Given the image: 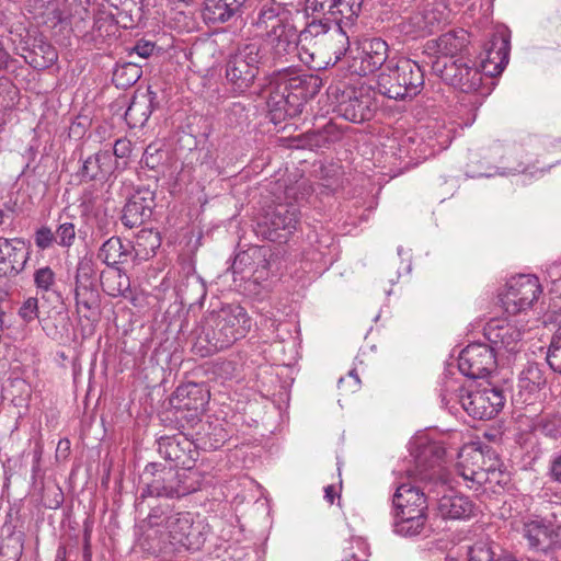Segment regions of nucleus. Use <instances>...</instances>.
Wrapping results in <instances>:
<instances>
[{
	"label": "nucleus",
	"mask_w": 561,
	"mask_h": 561,
	"mask_svg": "<svg viewBox=\"0 0 561 561\" xmlns=\"http://www.w3.org/2000/svg\"><path fill=\"white\" fill-rule=\"evenodd\" d=\"M414 469L409 470L413 482L400 484L393 494V530L403 537L425 534L427 527V501L446 489L447 470L443 466L445 448L432 440L420 438L411 448Z\"/></svg>",
	"instance_id": "f257e3e1"
},
{
	"label": "nucleus",
	"mask_w": 561,
	"mask_h": 561,
	"mask_svg": "<svg viewBox=\"0 0 561 561\" xmlns=\"http://www.w3.org/2000/svg\"><path fill=\"white\" fill-rule=\"evenodd\" d=\"M251 317L240 305H224L207 311L194 330V350L202 357L226 350L243 339L251 329Z\"/></svg>",
	"instance_id": "f03ea898"
},
{
	"label": "nucleus",
	"mask_w": 561,
	"mask_h": 561,
	"mask_svg": "<svg viewBox=\"0 0 561 561\" xmlns=\"http://www.w3.org/2000/svg\"><path fill=\"white\" fill-rule=\"evenodd\" d=\"M146 481L136 499L139 506L144 500L156 497H182L201 489L203 473L194 468L175 469L150 462L145 467Z\"/></svg>",
	"instance_id": "7ed1b4c3"
},
{
	"label": "nucleus",
	"mask_w": 561,
	"mask_h": 561,
	"mask_svg": "<svg viewBox=\"0 0 561 561\" xmlns=\"http://www.w3.org/2000/svg\"><path fill=\"white\" fill-rule=\"evenodd\" d=\"M457 472L469 489L478 491L486 483L500 481V459L491 446L471 443L459 451Z\"/></svg>",
	"instance_id": "20e7f679"
},
{
	"label": "nucleus",
	"mask_w": 561,
	"mask_h": 561,
	"mask_svg": "<svg viewBox=\"0 0 561 561\" xmlns=\"http://www.w3.org/2000/svg\"><path fill=\"white\" fill-rule=\"evenodd\" d=\"M266 56L260 43H242L229 54L225 65L227 87L234 94L249 91L263 71Z\"/></svg>",
	"instance_id": "39448f33"
},
{
	"label": "nucleus",
	"mask_w": 561,
	"mask_h": 561,
	"mask_svg": "<svg viewBox=\"0 0 561 561\" xmlns=\"http://www.w3.org/2000/svg\"><path fill=\"white\" fill-rule=\"evenodd\" d=\"M147 519L151 528H158L163 541H168L176 550L183 548L196 551L204 545L205 538L199 526L194 525L193 516L188 512L153 508Z\"/></svg>",
	"instance_id": "423d86ee"
},
{
	"label": "nucleus",
	"mask_w": 561,
	"mask_h": 561,
	"mask_svg": "<svg viewBox=\"0 0 561 561\" xmlns=\"http://www.w3.org/2000/svg\"><path fill=\"white\" fill-rule=\"evenodd\" d=\"M433 72L447 84L459 89L466 94H472L468 100L476 110L482 105L484 99L491 93L490 85L484 83L483 73L476 65L463 57L455 61L433 60Z\"/></svg>",
	"instance_id": "0eeeda50"
},
{
	"label": "nucleus",
	"mask_w": 561,
	"mask_h": 561,
	"mask_svg": "<svg viewBox=\"0 0 561 561\" xmlns=\"http://www.w3.org/2000/svg\"><path fill=\"white\" fill-rule=\"evenodd\" d=\"M160 237L153 230H140L135 243L123 242L119 237H111L99 249L98 259L111 268L129 263L139 264L151 257L160 247Z\"/></svg>",
	"instance_id": "6e6552de"
},
{
	"label": "nucleus",
	"mask_w": 561,
	"mask_h": 561,
	"mask_svg": "<svg viewBox=\"0 0 561 561\" xmlns=\"http://www.w3.org/2000/svg\"><path fill=\"white\" fill-rule=\"evenodd\" d=\"M311 193V186L306 182H301L297 185V188H288L286 191L287 198H293L295 203H279L266 209L260 225L267 228L268 239L275 240L278 238V231H284V237H287L297 229L300 221L299 206L307 201Z\"/></svg>",
	"instance_id": "1a4fd4ad"
},
{
	"label": "nucleus",
	"mask_w": 561,
	"mask_h": 561,
	"mask_svg": "<svg viewBox=\"0 0 561 561\" xmlns=\"http://www.w3.org/2000/svg\"><path fill=\"white\" fill-rule=\"evenodd\" d=\"M353 25L333 23L328 37L312 51L298 53L300 60L310 68L320 70L337 64L350 49V30Z\"/></svg>",
	"instance_id": "9d476101"
},
{
	"label": "nucleus",
	"mask_w": 561,
	"mask_h": 561,
	"mask_svg": "<svg viewBox=\"0 0 561 561\" xmlns=\"http://www.w3.org/2000/svg\"><path fill=\"white\" fill-rule=\"evenodd\" d=\"M540 293L541 286L536 276L518 275L507 282L500 299L505 312L514 316L529 309Z\"/></svg>",
	"instance_id": "9b49d317"
},
{
	"label": "nucleus",
	"mask_w": 561,
	"mask_h": 561,
	"mask_svg": "<svg viewBox=\"0 0 561 561\" xmlns=\"http://www.w3.org/2000/svg\"><path fill=\"white\" fill-rule=\"evenodd\" d=\"M231 271L241 280L262 285L268 277L267 250L265 247H251L239 252L232 262Z\"/></svg>",
	"instance_id": "f8f14e48"
},
{
	"label": "nucleus",
	"mask_w": 561,
	"mask_h": 561,
	"mask_svg": "<svg viewBox=\"0 0 561 561\" xmlns=\"http://www.w3.org/2000/svg\"><path fill=\"white\" fill-rule=\"evenodd\" d=\"M389 59V46L380 37L363 39L356 55L352 57L350 69L358 76H367L379 70Z\"/></svg>",
	"instance_id": "ddd939ff"
},
{
	"label": "nucleus",
	"mask_w": 561,
	"mask_h": 561,
	"mask_svg": "<svg viewBox=\"0 0 561 561\" xmlns=\"http://www.w3.org/2000/svg\"><path fill=\"white\" fill-rule=\"evenodd\" d=\"M496 367L493 350L483 343L467 345L458 356L460 373L471 379L484 378Z\"/></svg>",
	"instance_id": "4468645a"
},
{
	"label": "nucleus",
	"mask_w": 561,
	"mask_h": 561,
	"mask_svg": "<svg viewBox=\"0 0 561 561\" xmlns=\"http://www.w3.org/2000/svg\"><path fill=\"white\" fill-rule=\"evenodd\" d=\"M511 32L506 26H497L484 46L485 57L481 61L486 80L503 72L510 60Z\"/></svg>",
	"instance_id": "2eb2a0df"
},
{
	"label": "nucleus",
	"mask_w": 561,
	"mask_h": 561,
	"mask_svg": "<svg viewBox=\"0 0 561 561\" xmlns=\"http://www.w3.org/2000/svg\"><path fill=\"white\" fill-rule=\"evenodd\" d=\"M504 402L503 391L493 387L466 392L461 407L473 419L491 420L501 411Z\"/></svg>",
	"instance_id": "dca6fc26"
},
{
	"label": "nucleus",
	"mask_w": 561,
	"mask_h": 561,
	"mask_svg": "<svg viewBox=\"0 0 561 561\" xmlns=\"http://www.w3.org/2000/svg\"><path fill=\"white\" fill-rule=\"evenodd\" d=\"M364 0H306L305 12L332 19L333 23L353 25L362 12Z\"/></svg>",
	"instance_id": "f3484780"
},
{
	"label": "nucleus",
	"mask_w": 561,
	"mask_h": 561,
	"mask_svg": "<svg viewBox=\"0 0 561 561\" xmlns=\"http://www.w3.org/2000/svg\"><path fill=\"white\" fill-rule=\"evenodd\" d=\"M158 453L162 458L173 462L176 467L193 468L198 455L195 445L187 437L178 434L162 436L157 440Z\"/></svg>",
	"instance_id": "a211bd4d"
},
{
	"label": "nucleus",
	"mask_w": 561,
	"mask_h": 561,
	"mask_svg": "<svg viewBox=\"0 0 561 561\" xmlns=\"http://www.w3.org/2000/svg\"><path fill=\"white\" fill-rule=\"evenodd\" d=\"M376 103L368 91H351L344 94L336 105V113L352 123L369 121L375 113Z\"/></svg>",
	"instance_id": "6ab92c4d"
},
{
	"label": "nucleus",
	"mask_w": 561,
	"mask_h": 561,
	"mask_svg": "<svg viewBox=\"0 0 561 561\" xmlns=\"http://www.w3.org/2000/svg\"><path fill=\"white\" fill-rule=\"evenodd\" d=\"M484 334L494 354L495 352L516 354L522 348L523 333L515 324L493 320L485 327Z\"/></svg>",
	"instance_id": "aec40b11"
},
{
	"label": "nucleus",
	"mask_w": 561,
	"mask_h": 561,
	"mask_svg": "<svg viewBox=\"0 0 561 561\" xmlns=\"http://www.w3.org/2000/svg\"><path fill=\"white\" fill-rule=\"evenodd\" d=\"M449 474L447 473L446 489H439L440 494L434 496L437 501V512L443 519H469L476 515L477 506L468 497L454 493L449 486Z\"/></svg>",
	"instance_id": "412c9836"
},
{
	"label": "nucleus",
	"mask_w": 561,
	"mask_h": 561,
	"mask_svg": "<svg viewBox=\"0 0 561 561\" xmlns=\"http://www.w3.org/2000/svg\"><path fill=\"white\" fill-rule=\"evenodd\" d=\"M30 253L23 239L0 238V276L20 274L28 261Z\"/></svg>",
	"instance_id": "4be33fe9"
},
{
	"label": "nucleus",
	"mask_w": 561,
	"mask_h": 561,
	"mask_svg": "<svg viewBox=\"0 0 561 561\" xmlns=\"http://www.w3.org/2000/svg\"><path fill=\"white\" fill-rule=\"evenodd\" d=\"M153 207L154 193L149 188L137 190L123 208L122 224L129 229L141 226L150 219Z\"/></svg>",
	"instance_id": "5701e85b"
},
{
	"label": "nucleus",
	"mask_w": 561,
	"mask_h": 561,
	"mask_svg": "<svg viewBox=\"0 0 561 561\" xmlns=\"http://www.w3.org/2000/svg\"><path fill=\"white\" fill-rule=\"evenodd\" d=\"M290 11L276 0H259L252 18V25L260 32L274 30L280 24L290 22Z\"/></svg>",
	"instance_id": "b1692460"
},
{
	"label": "nucleus",
	"mask_w": 561,
	"mask_h": 561,
	"mask_svg": "<svg viewBox=\"0 0 561 561\" xmlns=\"http://www.w3.org/2000/svg\"><path fill=\"white\" fill-rule=\"evenodd\" d=\"M119 163H115L110 150H99L82 160L78 176L82 182H107Z\"/></svg>",
	"instance_id": "393cba45"
},
{
	"label": "nucleus",
	"mask_w": 561,
	"mask_h": 561,
	"mask_svg": "<svg viewBox=\"0 0 561 561\" xmlns=\"http://www.w3.org/2000/svg\"><path fill=\"white\" fill-rule=\"evenodd\" d=\"M469 34L465 30L450 31L438 38L426 43V49L436 54L434 60L446 59L447 62L455 61L462 57V53L469 45Z\"/></svg>",
	"instance_id": "a878e982"
},
{
	"label": "nucleus",
	"mask_w": 561,
	"mask_h": 561,
	"mask_svg": "<svg viewBox=\"0 0 561 561\" xmlns=\"http://www.w3.org/2000/svg\"><path fill=\"white\" fill-rule=\"evenodd\" d=\"M450 11L442 2L427 3L421 11L410 18L415 36L434 33L449 22Z\"/></svg>",
	"instance_id": "bb28decb"
},
{
	"label": "nucleus",
	"mask_w": 561,
	"mask_h": 561,
	"mask_svg": "<svg viewBox=\"0 0 561 561\" xmlns=\"http://www.w3.org/2000/svg\"><path fill=\"white\" fill-rule=\"evenodd\" d=\"M159 107L158 94L149 87L145 92H137L133 96L125 112V121L130 128H141Z\"/></svg>",
	"instance_id": "cd10ccee"
},
{
	"label": "nucleus",
	"mask_w": 561,
	"mask_h": 561,
	"mask_svg": "<svg viewBox=\"0 0 561 561\" xmlns=\"http://www.w3.org/2000/svg\"><path fill=\"white\" fill-rule=\"evenodd\" d=\"M301 95L288 90L286 87L275 81L274 89L271 90L267 106L273 121L294 117L300 113Z\"/></svg>",
	"instance_id": "c85d7f7f"
},
{
	"label": "nucleus",
	"mask_w": 561,
	"mask_h": 561,
	"mask_svg": "<svg viewBox=\"0 0 561 561\" xmlns=\"http://www.w3.org/2000/svg\"><path fill=\"white\" fill-rule=\"evenodd\" d=\"M528 547L535 551L548 552L557 543V534L551 525L542 519H528L517 528Z\"/></svg>",
	"instance_id": "c756f323"
},
{
	"label": "nucleus",
	"mask_w": 561,
	"mask_h": 561,
	"mask_svg": "<svg viewBox=\"0 0 561 561\" xmlns=\"http://www.w3.org/2000/svg\"><path fill=\"white\" fill-rule=\"evenodd\" d=\"M275 81L301 95L302 100L313 96L322 87V80L318 76L305 72L298 73L290 68L278 71Z\"/></svg>",
	"instance_id": "7c9ffc66"
},
{
	"label": "nucleus",
	"mask_w": 561,
	"mask_h": 561,
	"mask_svg": "<svg viewBox=\"0 0 561 561\" xmlns=\"http://www.w3.org/2000/svg\"><path fill=\"white\" fill-rule=\"evenodd\" d=\"M306 15L308 21L305 27L299 32V53H305L306 50L312 51L316 49L319 44L328 37L329 32L333 27V20L328 19V16L316 13H306Z\"/></svg>",
	"instance_id": "2f4dec72"
},
{
	"label": "nucleus",
	"mask_w": 561,
	"mask_h": 561,
	"mask_svg": "<svg viewBox=\"0 0 561 561\" xmlns=\"http://www.w3.org/2000/svg\"><path fill=\"white\" fill-rule=\"evenodd\" d=\"M118 36V26L113 15L101 13L94 18L90 31L83 35L84 43L98 49L111 45Z\"/></svg>",
	"instance_id": "473e14b6"
},
{
	"label": "nucleus",
	"mask_w": 561,
	"mask_h": 561,
	"mask_svg": "<svg viewBox=\"0 0 561 561\" xmlns=\"http://www.w3.org/2000/svg\"><path fill=\"white\" fill-rule=\"evenodd\" d=\"M21 57L34 69L43 70L53 66L58 59L56 48L44 38H34L32 44L21 47Z\"/></svg>",
	"instance_id": "72a5a7b5"
},
{
	"label": "nucleus",
	"mask_w": 561,
	"mask_h": 561,
	"mask_svg": "<svg viewBox=\"0 0 561 561\" xmlns=\"http://www.w3.org/2000/svg\"><path fill=\"white\" fill-rule=\"evenodd\" d=\"M397 71V80L400 79L407 99L416 96L424 85V71L414 60L400 58L393 65Z\"/></svg>",
	"instance_id": "f704fd0d"
},
{
	"label": "nucleus",
	"mask_w": 561,
	"mask_h": 561,
	"mask_svg": "<svg viewBox=\"0 0 561 561\" xmlns=\"http://www.w3.org/2000/svg\"><path fill=\"white\" fill-rule=\"evenodd\" d=\"M179 409L193 411L195 415L203 413L209 400V392L203 385L188 382L179 386L174 392Z\"/></svg>",
	"instance_id": "c9c22d12"
},
{
	"label": "nucleus",
	"mask_w": 561,
	"mask_h": 561,
	"mask_svg": "<svg viewBox=\"0 0 561 561\" xmlns=\"http://www.w3.org/2000/svg\"><path fill=\"white\" fill-rule=\"evenodd\" d=\"M267 41L277 57L300 50L299 33L290 22L280 24L274 30L267 31Z\"/></svg>",
	"instance_id": "e433bc0d"
},
{
	"label": "nucleus",
	"mask_w": 561,
	"mask_h": 561,
	"mask_svg": "<svg viewBox=\"0 0 561 561\" xmlns=\"http://www.w3.org/2000/svg\"><path fill=\"white\" fill-rule=\"evenodd\" d=\"M547 385L545 370L538 363H528L518 375V396L524 402L531 400Z\"/></svg>",
	"instance_id": "4c0bfd02"
},
{
	"label": "nucleus",
	"mask_w": 561,
	"mask_h": 561,
	"mask_svg": "<svg viewBox=\"0 0 561 561\" xmlns=\"http://www.w3.org/2000/svg\"><path fill=\"white\" fill-rule=\"evenodd\" d=\"M85 267H79L76 275V305L81 311L84 309L94 314L99 308V293L93 286L89 272Z\"/></svg>",
	"instance_id": "58836bf2"
},
{
	"label": "nucleus",
	"mask_w": 561,
	"mask_h": 561,
	"mask_svg": "<svg viewBox=\"0 0 561 561\" xmlns=\"http://www.w3.org/2000/svg\"><path fill=\"white\" fill-rule=\"evenodd\" d=\"M245 0H204L203 19L210 24L226 23L241 13Z\"/></svg>",
	"instance_id": "ea45409f"
},
{
	"label": "nucleus",
	"mask_w": 561,
	"mask_h": 561,
	"mask_svg": "<svg viewBox=\"0 0 561 561\" xmlns=\"http://www.w3.org/2000/svg\"><path fill=\"white\" fill-rule=\"evenodd\" d=\"M342 130L333 123H328L323 128L308 131L299 138L298 147L317 150L327 148L342 139Z\"/></svg>",
	"instance_id": "a19ab883"
},
{
	"label": "nucleus",
	"mask_w": 561,
	"mask_h": 561,
	"mask_svg": "<svg viewBox=\"0 0 561 561\" xmlns=\"http://www.w3.org/2000/svg\"><path fill=\"white\" fill-rule=\"evenodd\" d=\"M101 285L103 291L111 297H125L130 291L129 277L121 268L102 272Z\"/></svg>",
	"instance_id": "79ce46f5"
},
{
	"label": "nucleus",
	"mask_w": 561,
	"mask_h": 561,
	"mask_svg": "<svg viewBox=\"0 0 561 561\" xmlns=\"http://www.w3.org/2000/svg\"><path fill=\"white\" fill-rule=\"evenodd\" d=\"M388 72H381L377 80V90L380 94L393 99V100H405V90L402 89L400 79L397 80V71L392 65V60L386 66Z\"/></svg>",
	"instance_id": "37998d69"
},
{
	"label": "nucleus",
	"mask_w": 561,
	"mask_h": 561,
	"mask_svg": "<svg viewBox=\"0 0 561 561\" xmlns=\"http://www.w3.org/2000/svg\"><path fill=\"white\" fill-rule=\"evenodd\" d=\"M142 75L141 65L136 60L116 65L112 81L116 88L126 89L134 85Z\"/></svg>",
	"instance_id": "c03bdc74"
},
{
	"label": "nucleus",
	"mask_w": 561,
	"mask_h": 561,
	"mask_svg": "<svg viewBox=\"0 0 561 561\" xmlns=\"http://www.w3.org/2000/svg\"><path fill=\"white\" fill-rule=\"evenodd\" d=\"M468 391L458 379L445 377L440 386L442 403L448 409H454L455 403L461 405V399Z\"/></svg>",
	"instance_id": "a18cd8bd"
},
{
	"label": "nucleus",
	"mask_w": 561,
	"mask_h": 561,
	"mask_svg": "<svg viewBox=\"0 0 561 561\" xmlns=\"http://www.w3.org/2000/svg\"><path fill=\"white\" fill-rule=\"evenodd\" d=\"M180 291L190 305H202L207 295L206 285L197 275L187 276L185 283L180 287Z\"/></svg>",
	"instance_id": "49530a36"
},
{
	"label": "nucleus",
	"mask_w": 561,
	"mask_h": 561,
	"mask_svg": "<svg viewBox=\"0 0 561 561\" xmlns=\"http://www.w3.org/2000/svg\"><path fill=\"white\" fill-rule=\"evenodd\" d=\"M24 535L11 534L0 546V556L7 558L5 561H19L23 553Z\"/></svg>",
	"instance_id": "de8ad7c7"
},
{
	"label": "nucleus",
	"mask_w": 561,
	"mask_h": 561,
	"mask_svg": "<svg viewBox=\"0 0 561 561\" xmlns=\"http://www.w3.org/2000/svg\"><path fill=\"white\" fill-rule=\"evenodd\" d=\"M167 159V152L162 149V146L152 142L147 146L144 151L140 163L150 170H159L163 165Z\"/></svg>",
	"instance_id": "09e8293b"
},
{
	"label": "nucleus",
	"mask_w": 561,
	"mask_h": 561,
	"mask_svg": "<svg viewBox=\"0 0 561 561\" xmlns=\"http://www.w3.org/2000/svg\"><path fill=\"white\" fill-rule=\"evenodd\" d=\"M546 359L554 373L561 374V327L550 341Z\"/></svg>",
	"instance_id": "8fccbe9b"
},
{
	"label": "nucleus",
	"mask_w": 561,
	"mask_h": 561,
	"mask_svg": "<svg viewBox=\"0 0 561 561\" xmlns=\"http://www.w3.org/2000/svg\"><path fill=\"white\" fill-rule=\"evenodd\" d=\"M34 284L39 293L54 291L56 276L49 266H43L34 272Z\"/></svg>",
	"instance_id": "3c124183"
},
{
	"label": "nucleus",
	"mask_w": 561,
	"mask_h": 561,
	"mask_svg": "<svg viewBox=\"0 0 561 561\" xmlns=\"http://www.w3.org/2000/svg\"><path fill=\"white\" fill-rule=\"evenodd\" d=\"M133 152V142L125 138H118L115 140L113 146V154L116 159L114 160L115 163H119V168L126 169L127 168V159L130 157Z\"/></svg>",
	"instance_id": "603ef678"
},
{
	"label": "nucleus",
	"mask_w": 561,
	"mask_h": 561,
	"mask_svg": "<svg viewBox=\"0 0 561 561\" xmlns=\"http://www.w3.org/2000/svg\"><path fill=\"white\" fill-rule=\"evenodd\" d=\"M16 96V88L8 79H0V112L12 108Z\"/></svg>",
	"instance_id": "864d4df0"
},
{
	"label": "nucleus",
	"mask_w": 561,
	"mask_h": 561,
	"mask_svg": "<svg viewBox=\"0 0 561 561\" xmlns=\"http://www.w3.org/2000/svg\"><path fill=\"white\" fill-rule=\"evenodd\" d=\"M55 236L58 245L70 248L76 239V227L70 221L61 222L58 225Z\"/></svg>",
	"instance_id": "5fc2aeb1"
},
{
	"label": "nucleus",
	"mask_w": 561,
	"mask_h": 561,
	"mask_svg": "<svg viewBox=\"0 0 561 561\" xmlns=\"http://www.w3.org/2000/svg\"><path fill=\"white\" fill-rule=\"evenodd\" d=\"M34 242L39 250H46L53 247L55 242L57 243V240L55 232L49 227L42 226L34 233Z\"/></svg>",
	"instance_id": "6e6d98bb"
},
{
	"label": "nucleus",
	"mask_w": 561,
	"mask_h": 561,
	"mask_svg": "<svg viewBox=\"0 0 561 561\" xmlns=\"http://www.w3.org/2000/svg\"><path fill=\"white\" fill-rule=\"evenodd\" d=\"M19 316L25 322H31L38 318V299L36 297L27 298L20 307Z\"/></svg>",
	"instance_id": "4d7b16f0"
},
{
	"label": "nucleus",
	"mask_w": 561,
	"mask_h": 561,
	"mask_svg": "<svg viewBox=\"0 0 561 561\" xmlns=\"http://www.w3.org/2000/svg\"><path fill=\"white\" fill-rule=\"evenodd\" d=\"M156 48L154 43L149 41H138L129 51V58L136 60L135 57L147 59L150 57Z\"/></svg>",
	"instance_id": "13d9d810"
},
{
	"label": "nucleus",
	"mask_w": 561,
	"mask_h": 561,
	"mask_svg": "<svg viewBox=\"0 0 561 561\" xmlns=\"http://www.w3.org/2000/svg\"><path fill=\"white\" fill-rule=\"evenodd\" d=\"M494 553L484 545H476L470 549L468 561H493Z\"/></svg>",
	"instance_id": "bf43d9fd"
},
{
	"label": "nucleus",
	"mask_w": 561,
	"mask_h": 561,
	"mask_svg": "<svg viewBox=\"0 0 561 561\" xmlns=\"http://www.w3.org/2000/svg\"><path fill=\"white\" fill-rule=\"evenodd\" d=\"M14 59L8 53V50L3 47L2 42L0 41V71L9 68L10 64H12Z\"/></svg>",
	"instance_id": "052dcab7"
},
{
	"label": "nucleus",
	"mask_w": 561,
	"mask_h": 561,
	"mask_svg": "<svg viewBox=\"0 0 561 561\" xmlns=\"http://www.w3.org/2000/svg\"><path fill=\"white\" fill-rule=\"evenodd\" d=\"M551 474L558 482H561V454L551 462Z\"/></svg>",
	"instance_id": "680f3d73"
},
{
	"label": "nucleus",
	"mask_w": 561,
	"mask_h": 561,
	"mask_svg": "<svg viewBox=\"0 0 561 561\" xmlns=\"http://www.w3.org/2000/svg\"><path fill=\"white\" fill-rule=\"evenodd\" d=\"M334 496H335V493H334V486L333 485H328L325 486L324 489V497L325 500L332 504L333 501H334Z\"/></svg>",
	"instance_id": "e2e57ef3"
},
{
	"label": "nucleus",
	"mask_w": 561,
	"mask_h": 561,
	"mask_svg": "<svg viewBox=\"0 0 561 561\" xmlns=\"http://www.w3.org/2000/svg\"><path fill=\"white\" fill-rule=\"evenodd\" d=\"M25 156L27 158V163H26V168L30 167V163L31 161H33L36 157V150L33 146H30L28 148H26L25 150Z\"/></svg>",
	"instance_id": "0e129e2a"
},
{
	"label": "nucleus",
	"mask_w": 561,
	"mask_h": 561,
	"mask_svg": "<svg viewBox=\"0 0 561 561\" xmlns=\"http://www.w3.org/2000/svg\"><path fill=\"white\" fill-rule=\"evenodd\" d=\"M67 550L66 547L60 546L57 549L55 561H66Z\"/></svg>",
	"instance_id": "69168bd1"
},
{
	"label": "nucleus",
	"mask_w": 561,
	"mask_h": 561,
	"mask_svg": "<svg viewBox=\"0 0 561 561\" xmlns=\"http://www.w3.org/2000/svg\"><path fill=\"white\" fill-rule=\"evenodd\" d=\"M348 375H350V377H352L354 379L355 385L358 386L359 385V378H358V375L356 374V371L355 370H351Z\"/></svg>",
	"instance_id": "338daca9"
},
{
	"label": "nucleus",
	"mask_w": 561,
	"mask_h": 561,
	"mask_svg": "<svg viewBox=\"0 0 561 561\" xmlns=\"http://www.w3.org/2000/svg\"><path fill=\"white\" fill-rule=\"evenodd\" d=\"M193 0H173V2H183V3H190Z\"/></svg>",
	"instance_id": "774afa93"
}]
</instances>
